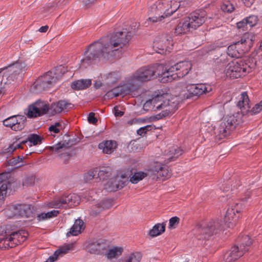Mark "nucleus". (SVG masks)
<instances>
[{
  "label": "nucleus",
  "mask_w": 262,
  "mask_h": 262,
  "mask_svg": "<svg viewBox=\"0 0 262 262\" xmlns=\"http://www.w3.org/2000/svg\"><path fill=\"white\" fill-rule=\"evenodd\" d=\"M53 75L54 73L52 72H48L41 78L40 80L42 81V85L43 86L56 81L57 77H55Z\"/></svg>",
  "instance_id": "35"
},
{
  "label": "nucleus",
  "mask_w": 262,
  "mask_h": 262,
  "mask_svg": "<svg viewBox=\"0 0 262 262\" xmlns=\"http://www.w3.org/2000/svg\"><path fill=\"white\" fill-rule=\"evenodd\" d=\"M260 47H262V40L261 42H260Z\"/></svg>",
  "instance_id": "60"
},
{
  "label": "nucleus",
  "mask_w": 262,
  "mask_h": 262,
  "mask_svg": "<svg viewBox=\"0 0 262 262\" xmlns=\"http://www.w3.org/2000/svg\"><path fill=\"white\" fill-rule=\"evenodd\" d=\"M59 213V211L53 210L47 213L42 212L37 216V220L38 221H45L56 216Z\"/></svg>",
  "instance_id": "33"
},
{
  "label": "nucleus",
  "mask_w": 262,
  "mask_h": 262,
  "mask_svg": "<svg viewBox=\"0 0 262 262\" xmlns=\"http://www.w3.org/2000/svg\"><path fill=\"white\" fill-rule=\"evenodd\" d=\"M27 116L30 118L39 116L38 109L36 108V106L34 104L29 106Z\"/></svg>",
  "instance_id": "42"
},
{
  "label": "nucleus",
  "mask_w": 262,
  "mask_h": 262,
  "mask_svg": "<svg viewBox=\"0 0 262 262\" xmlns=\"http://www.w3.org/2000/svg\"><path fill=\"white\" fill-rule=\"evenodd\" d=\"M85 5H88L94 3L96 0H80Z\"/></svg>",
  "instance_id": "57"
},
{
  "label": "nucleus",
  "mask_w": 262,
  "mask_h": 262,
  "mask_svg": "<svg viewBox=\"0 0 262 262\" xmlns=\"http://www.w3.org/2000/svg\"><path fill=\"white\" fill-rule=\"evenodd\" d=\"M141 257L140 253L138 252H132L125 255L117 262H140Z\"/></svg>",
  "instance_id": "28"
},
{
  "label": "nucleus",
  "mask_w": 262,
  "mask_h": 262,
  "mask_svg": "<svg viewBox=\"0 0 262 262\" xmlns=\"http://www.w3.org/2000/svg\"><path fill=\"white\" fill-rule=\"evenodd\" d=\"M249 101L247 93H242L237 104L241 113L226 116L216 126H209L208 133L213 136L216 141H220L228 135L231 130L243 122V116L250 111Z\"/></svg>",
  "instance_id": "2"
},
{
  "label": "nucleus",
  "mask_w": 262,
  "mask_h": 262,
  "mask_svg": "<svg viewBox=\"0 0 262 262\" xmlns=\"http://www.w3.org/2000/svg\"><path fill=\"white\" fill-rule=\"evenodd\" d=\"M10 173L5 172L0 173V207L4 203L8 190V180Z\"/></svg>",
  "instance_id": "19"
},
{
  "label": "nucleus",
  "mask_w": 262,
  "mask_h": 262,
  "mask_svg": "<svg viewBox=\"0 0 262 262\" xmlns=\"http://www.w3.org/2000/svg\"><path fill=\"white\" fill-rule=\"evenodd\" d=\"M106 247L105 242L102 240L92 242L86 246V250L91 253L101 254L104 252Z\"/></svg>",
  "instance_id": "22"
},
{
  "label": "nucleus",
  "mask_w": 262,
  "mask_h": 262,
  "mask_svg": "<svg viewBox=\"0 0 262 262\" xmlns=\"http://www.w3.org/2000/svg\"><path fill=\"white\" fill-rule=\"evenodd\" d=\"M188 94L186 98H188L192 96H200L203 94L209 93L212 90V86L208 84H189L186 86Z\"/></svg>",
  "instance_id": "16"
},
{
  "label": "nucleus",
  "mask_w": 262,
  "mask_h": 262,
  "mask_svg": "<svg viewBox=\"0 0 262 262\" xmlns=\"http://www.w3.org/2000/svg\"><path fill=\"white\" fill-rule=\"evenodd\" d=\"M48 28L49 27L47 26H42L39 29V31L40 32H46Z\"/></svg>",
  "instance_id": "58"
},
{
  "label": "nucleus",
  "mask_w": 262,
  "mask_h": 262,
  "mask_svg": "<svg viewBox=\"0 0 262 262\" xmlns=\"http://www.w3.org/2000/svg\"><path fill=\"white\" fill-rule=\"evenodd\" d=\"M28 141L33 145H36L41 143V137L36 134H32L28 138Z\"/></svg>",
  "instance_id": "44"
},
{
  "label": "nucleus",
  "mask_w": 262,
  "mask_h": 262,
  "mask_svg": "<svg viewBox=\"0 0 262 262\" xmlns=\"http://www.w3.org/2000/svg\"><path fill=\"white\" fill-rule=\"evenodd\" d=\"M153 171L157 174V178L162 180L169 178L171 176V172L168 168L159 163H156Z\"/></svg>",
  "instance_id": "23"
},
{
  "label": "nucleus",
  "mask_w": 262,
  "mask_h": 262,
  "mask_svg": "<svg viewBox=\"0 0 262 262\" xmlns=\"http://www.w3.org/2000/svg\"><path fill=\"white\" fill-rule=\"evenodd\" d=\"M163 70H164V66L162 64H155L139 69L126 80L128 92L136 90L144 82L149 81L155 77H158L163 82Z\"/></svg>",
  "instance_id": "4"
},
{
  "label": "nucleus",
  "mask_w": 262,
  "mask_h": 262,
  "mask_svg": "<svg viewBox=\"0 0 262 262\" xmlns=\"http://www.w3.org/2000/svg\"><path fill=\"white\" fill-rule=\"evenodd\" d=\"M165 231V225L163 224L155 225L149 231V235L152 237L157 236Z\"/></svg>",
  "instance_id": "34"
},
{
  "label": "nucleus",
  "mask_w": 262,
  "mask_h": 262,
  "mask_svg": "<svg viewBox=\"0 0 262 262\" xmlns=\"http://www.w3.org/2000/svg\"><path fill=\"white\" fill-rule=\"evenodd\" d=\"M73 244L64 245L55 251L54 255L55 256L57 257L59 254H65L68 253L69 251L72 250L73 249Z\"/></svg>",
  "instance_id": "41"
},
{
  "label": "nucleus",
  "mask_w": 262,
  "mask_h": 262,
  "mask_svg": "<svg viewBox=\"0 0 262 262\" xmlns=\"http://www.w3.org/2000/svg\"><path fill=\"white\" fill-rule=\"evenodd\" d=\"M179 98L164 92L162 90L155 92L151 98L143 104V109L146 111H158L164 109L163 116H167L173 113L177 108Z\"/></svg>",
  "instance_id": "3"
},
{
  "label": "nucleus",
  "mask_w": 262,
  "mask_h": 262,
  "mask_svg": "<svg viewBox=\"0 0 262 262\" xmlns=\"http://www.w3.org/2000/svg\"><path fill=\"white\" fill-rule=\"evenodd\" d=\"M114 111H115V115L116 117H118V116L120 117V116H123L124 114V113L123 112L118 110V106H115L114 107Z\"/></svg>",
  "instance_id": "55"
},
{
  "label": "nucleus",
  "mask_w": 262,
  "mask_h": 262,
  "mask_svg": "<svg viewBox=\"0 0 262 262\" xmlns=\"http://www.w3.org/2000/svg\"><path fill=\"white\" fill-rule=\"evenodd\" d=\"M69 3V0H56L50 2L43 8V15L47 17L54 11L63 8Z\"/></svg>",
  "instance_id": "20"
},
{
  "label": "nucleus",
  "mask_w": 262,
  "mask_h": 262,
  "mask_svg": "<svg viewBox=\"0 0 262 262\" xmlns=\"http://www.w3.org/2000/svg\"><path fill=\"white\" fill-rule=\"evenodd\" d=\"M66 196L68 206L69 207L76 206L79 204L80 198L79 195L76 194H70Z\"/></svg>",
  "instance_id": "36"
},
{
  "label": "nucleus",
  "mask_w": 262,
  "mask_h": 262,
  "mask_svg": "<svg viewBox=\"0 0 262 262\" xmlns=\"http://www.w3.org/2000/svg\"><path fill=\"white\" fill-rule=\"evenodd\" d=\"M171 45L170 37L165 35L156 37L153 42V48L155 51L161 54L167 51H169Z\"/></svg>",
  "instance_id": "15"
},
{
  "label": "nucleus",
  "mask_w": 262,
  "mask_h": 262,
  "mask_svg": "<svg viewBox=\"0 0 262 262\" xmlns=\"http://www.w3.org/2000/svg\"><path fill=\"white\" fill-rule=\"evenodd\" d=\"M66 205L68 206V203L66 196H64L56 201L50 203L48 205V206L50 208H60L61 207H64Z\"/></svg>",
  "instance_id": "37"
},
{
  "label": "nucleus",
  "mask_w": 262,
  "mask_h": 262,
  "mask_svg": "<svg viewBox=\"0 0 262 262\" xmlns=\"http://www.w3.org/2000/svg\"><path fill=\"white\" fill-rule=\"evenodd\" d=\"M123 251L122 247H113L106 252L105 256L108 259L116 258L122 254Z\"/></svg>",
  "instance_id": "30"
},
{
  "label": "nucleus",
  "mask_w": 262,
  "mask_h": 262,
  "mask_svg": "<svg viewBox=\"0 0 262 262\" xmlns=\"http://www.w3.org/2000/svg\"><path fill=\"white\" fill-rule=\"evenodd\" d=\"M23 65L19 62H16L4 68L0 72L3 76L2 82H0V93L2 92V82L5 83H11L22 71Z\"/></svg>",
  "instance_id": "13"
},
{
  "label": "nucleus",
  "mask_w": 262,
  "mask_h": 262,
  "mask_svg": "<svg viewBox=\"0 0 262 262\" xmlns=\"http://www.w3.org/2000/svg\"><path fill=\"white\" fill-rule=\"evenodd\" d=\"M84 229V222L81 220H76L67 235L76 236L80 234Z\"/></svg>",
  "instance_id": "26"
},
{
  "label": "nucleus",
  "mask_w": 262,
  "mask_h": 262,
  "mask_svg": "<svg viewBox=\"0 0 262 262\" xmlns=\"http://www.w3.org/2000/svg\"><path fill=\"white\" fill-rule=\"evenodd\" d=\"M223 227L218 221H211L204 226H198L192 231L193 234L199 239L206 238Z\"/></svg>",
  "instance_id": "12"
},
{
  "label": "nucleus",
  "mask_w": 262,
  "mask_h": 262,
  "mask_svg": "<svg viewBox=\"0 0 262 262\" xmlns=\"http://www.w3.org/2000/svg\"><path fill=\"white\" fill-rule=\"evenodd\" d=\"M146 176L147 173L146 172L140 171H138L135 172L131 177H130L129 181L133 184H137Z\"/></svg>",
  "instance_id": "39"
},
{
  "label": "nucleus",
  "mask_w": 262,
  "mask_h": 262,
  "mask_svg": "<svg viewBox=\"0 0 262 262\" xmlns=\"http://www.w3.org/2000/svg\"><path fill=\"white\" fill-rule=\"evenodd\" d=\"M246 200L234 202L228 208L224 217L225 225L228 228H232L240 217L239 214L246 207Z\"/></svg>",
  "instance_id": "10"
},
{
  "label": "nucleus",
  "mask_w": 262,
  "mask_h": 262,
  "mask_svg": "<svg viewBox=\"0 0 262 262\" xmlns=\"http://www.w3.org/2000/svg\"><path fill=\"white\" fill-rule=\"evenodd\" d=\"M179 218L175 216L172 217L169 220V228L170 229L175 228L179 223Z\"/></svg>",
  "instance_id": "50"
},
{
  "label": "nucleus",
  "mask_w": 262,
  "mask_h": 262,
  "mask_svg": "<svg viewBox=\"0 0 262 262\" xmlns=\"http://www.w3.org/2000/svg\"><path fill=\"white\" fill-rule=\"evenodd\" d=\"M25 232L20 231L18 232H13L9 237L0 239V248H8L14 247L18 243L23 242L26 239Z\"/></svg>",
  "instance_id": "14"
},
{
  "label": "nucleus",
  "mask_w": 262,
  "mask_h": 262,
  "mask_svg": "<svg viewBox=\"0 0 262 262\" xmlns=\"http://www.w3.org/2000/svg\"><path fill=\"white\" fill-rule=\"evenodd\" d=\"M27 141H25V142H23L22 143H26Z\"/></svg>",
  "instance_id": "62"
},
{
  "label": "nucleus",
  "mask_w": 262,
  "mask_h": 262,
  "mask_svg": "<svg viewBox=\"0 0 262 262\" xmlns=\"http://www.w3.org/2000/svg\"><path fill=\"white\" fill-rule=\"evenodd\" d=\"M122 77L121 72L118 71L110 72L104 76L105 83L108 85L117 83Z\"/></svg>",
  "instance_id": "24"
},
{
  "label": "nucleus",
  "mask_w": 262,
  "mask_h": 262,
  "mask_svg": "<svg viewBox=\"0 0 262 262\" xmlns=\"http://www.w3.org/2000/svg\"><path fill=\"white\" fill-rule=\"evenodd\" d=\"M206 13L204 11H195L190 13L181 21L176 29L178 34L186 33L190 29H196L201 26L205 21Z\"/></svg>",
  "instance_id": "7"
},
{
  "label": "nucleus",
  "mask_w": 262,
  "mask_h": 262,
  "mask_svg": "<svg viewBox=\"0 0 262 262\" xmlns=\"http://www.w3.org/2000/svg\"><path fill=\"white\" fill-rule=\"evenodd\" d=\"M247 24L250 27H252L255 26L258 21V17L256 15H250L245 18Z\"/></svg>",
  "instance_id": "43"
},
{
  "label": "nucleus",
  "mask_w": 262,
  "mask_h": 262,
  "mask_svg": "<svg viewBox=\"0 0 262 262\" xmlns=\"http://www.w3.org/2000/svg\"><path fill=\"white\" fill-rule=\"evenodd\" d=\"M34 104L36 106V108L38 109L39 116L46 113L48 114V110L50 106H48L47 102L37 101Z\"/></svg>",
  "instance_id": "38"
},
{
  "label": "nucleus",
  "mask_w": 262,
  "mask_h": 262,
  "mask_svg": "<svg viewBox=\"0 0 262 262\" xmlns=\"http://www.w3.org/2000/svg\"><path fill=\"white\" fill-rule=\"evenodd\" d=\"M135 32V30L130 31L123 29L110 36L102 37L89 46L85 52V58L82 61L88 63L91 60L105 57L111 52L126 48Z\"/></svg>",
  "instance_id": "1"
},
{
  "label": "nucleus",
  "mask_w": 262,
  "mask_h": 262,
  "mask_svg": "<svg viewBox=\"0 0 262 262\" xmlns=\"http://www.w3.org/2000/svg\"><path fill=\"white\" fill-rule=\"evenodd\" d=\"M117 146L116 141L113 140H107L100 143L99 145V148L106 154H111L115 151Z\"/></svg>",
  "instance_id": "25"
},
{
  "label": "nucleus",
  "mask_w": 262,
  "mask_h": 262,
  "mask_svg": "<svg viewBox=\"0 0 262 262\" xmlns=\"http://www.w3.org/2000/svg\"><path fill=\"white\" fill-rule=\"evenodd\" d=\"M13 211V216H20L29 217L32 214L30 206L27 204H17L13 205L10 208Z\"/></svg>",
  "instance_id": "21"
},
{
  "label": "nucleus",
  "mask_w": 262,
  "mask_h": 262,
  "mask_svg": "<svg viewBox=\"0 0 262 262\" xmlns=\"http://www.w3.org/2000/svg\"><path fill=\"white\" fill-rule=\"evenodd\" d=\"M182 150L179 147L172 146L171 149L165 154V163L175 160L177 158L182 155Z\"/></svg>",
  "instance_id": "27"
},
{
  "label": "nucleus",
  "mask_w": 262,
  "mask_h": 262,
  "mask_svg": "<svg viewBox=\"0 0 262 262\" xmlns=\"http://www.w3.org/2000/svg\"><path fill=\"white\" fill-rule=\"evenodd\" d=\"M153 128L152 126L150 125H147L140 127L137 130V134L140 136L144 135L147 131L150 130Z\"/></svg>",
  "instance_id": "46"
},
{
  "label": "nucleus",
  "mask_w": 262,
  "mask_h": 262,
  "mask_svg": "<svg viewBox=\"0 0 262 262\" xmlns=\"http://www.w3.org/2000/svg\"><path fill=\"white\" fill-rule=\"evenodd\" d=\"M25 121L26 117L23 116H13L5 119L3 124L13 130L18 131L24 128Z\"/></svg>",
  "instance_id": "17"
},
{
  "label": "nucleus",
  "mask_w": 262,
  "mask_h": 262,
  "mask_svg": "<svg viewBox=\"0 0 262 262\" xmlns=\"http://www.w3.org/2000/svg\"><path fill=\"white\" fill-rule=\"evenodd\" d=\"M72 104L65 100H60L53 102L50 106L48 114L53 116L61 113L71 108Z\"/></svg>",
  "instance_id": "18"
},
{
  "label": "nucleus",
  "mask_w": 262,
  "mask_h": 262,
  "mask_svg": "<svg viewBox=\"0 0 262 262\" xmlns=\"http://www.w3.org/2000/svg\"><path fill=\"white\" fill-rule=\"evenodd\" d=\"M91 84V81L90 79H81L74 81L71 84V88L75 90H83Z\"/></svg>",
  "instance_id": "31"
},
{
  "label": "nucleus",
  "mask_w": 262,
  "mask_h": 262,
  "mask_svg": "<svg viewBox=\"0 0 262 262\" xmlns=\"http://www.w3.org/2000/svg\"><path fill=\"white\" fill-rule=\"evenodd\" d=\"M118 179L119 177L112 179L108 182L105 188L108 191H114L122 188L124 185V183L122 181H119Z\"/></svg>",
  "instance_id": "29"
},
{
  "label": "nucleus",
  "mask_w": 262,
  "mask_h": 262,
  "mask_svg": "<svg viewBox=\"0 0 262 262\" xmlns=\"http://www.w3.org/2000/svg\"><path fill=\"white\" fill-rule=\"evenodd\" d=\"M191 67V63L188 61L179 62L168 68L164 66L163 82H171L177 78L183 77L188 74Z\"/></svg>",
  "instance_id": "8"
},
{
  "label": "nucleus",
  "mask_w": 262,
  "mask_h": 262,
  "mask_svg": "<svg viewBox=\"0 0 262 262\" xmlns=\"http://www.w3.org/2000/svg\"><path fill=\"white\" fill-rule=\"evenodd\" d=\"M61 128V123L60 122L55 123L54 124L50 126L49 129L50 132L54 133H58Z\"/></svg>",
  "instance_id": "48"
},
{
  "label": "nucleus",
  "mask_w": 262,
  "mask_h": 262,
  "mask_svg": "<svg viewBox=\"0 0 262 262\" xmlns=\"http://www.w3.org/2000/svg\"><path fill=\"white\" fill-rule=\"evenodd\" d=\"M120 94H121V91L120 90L119 91L118 89H115L108 91L106 93V96L108 98H113L118 96Z\"/></svg>",
  "instance_id": "47"
},
{
  "label": "nucleus",
  "mask_w": 262,
  "mask_h": 262,
  "mask_svg": "<svg viewBox=\"0 0 262 262\" xmlns=\"http://www.w3.org/2000/svg\"><path fill=\"white\" fill-rule=\"evenodd\" d=\"M181 0H158L150 5L149 12L154 16L148 18L152 23L161 21L170 16L183 5Z\"/></svg>",
  "instance_id": "6"
},
{
  "label": "nucleus",
  "mask_w": 262,
  "mask_h": 262,
  "mask_svg": "<svg viewBox=\"0 0 262 262\" xmlns=\"http://www.w3.org/2000/svg\"><path fill=\"white\" fill-rule=\"evenodd\" d=\"M250 69L245 61L239 58L226 61L223 58L214 69L215 74L222 78H238L249 73Z\"/></svg>",
  "instance_id": "5"
},
{
  "label": "nucleus",
  "mask_w": 262,
  "mask_h": 262,
  "mask_svg": "<svg viewBox=\"0 0 262 262\" xmlns=\"http://www.w3.org/2000/svg\"><path fill=\"white\" fill-rule=\"evenodd\" d=\"M109 169L107 168H102L99 170V171L97 172L98 176L99 178L104 179L103 178V176L104 174H107L109 173Z\"/></svg>",
  "instance_id": "52"
},
{
  "label": "nucleus",
  "mask_w": 262,
  "mask_h": 262,
  "mask_svg": "<svg viewBox=\"0 0 262 262\" xmlns=\"http://www.w3.org/2000/svg\"><path fill=\"white\" fill-rule=\"evenodd\" d=\"M21 148V143H13L9 145V146L6 149L8 152H12L14 150L17 148Z\"/></svg>",
  "instance_id": "51"
},
{
  "label": "nucleus",
  "mask_w": 262,
  "mask_h": 262,
  "mask_svg": "<svg viewBox=\"0 0 262 262\" xmlns=\"http://www.w3.org/2000/svg\"><path fill=\"white\" fill-rule=\"evenodd\" d=\"M69 146V143L66 141L59 142L52 146H50L49 148L54 152L58 154L59 155H62L67 150Z\"/></svg>",
  "instance_id": "32"
},
{
  "label": "nucleus",
  "mask_w": 262,
  "mask_h": 262,
  "mask_svg": "<svg viewBox=\"0 0 262 262\" xmlns=\"http://www.w3.org/2000/svg\"><path fill=\"white\" fill-rule=\"evenodd\" d=\"M242 244L239 246H234L227 252L224 255V259L226 262H233L242 256L248 250L252 241L250 237L246 235L243 238Z\"/></svg>",
  "instance_id": "11"
},
{
  "label": "nucleus",
  "mask_w": 262,
  "mask_h": 262,
  "mask_svg": "<svg viewBox=\"0 0 262 262\" xmlns=\"http://www.w3.org/2000/svg\"><path fill=\"white\" fill-rule=\"evenodd\" d=\"M98 170L97 168H94L90 170L88 173L85 176L84 179L86 182L93 179L94 177L98 174Z\"/></svg>",
  "instance_id": "45"
},
{
  "label": "nucleus",
  "mask_w": 262,
  "mask_h": 262,
  "mask_svg": "<svg viewBox=\"0 0 262 262\" xmlns=\"http://www.w3.org/2000/svg\"><path fill=\"white\" fill-rule=\"evenodd\" d=\"M262 111V100L258 103L255 104L250 112L252 114H256Z\"/></svg>",
  "instance_id": "49"
},
{
  "label": "nucleus",
  "mask_w": 262,
  "mask_h": 262,
  "mask_svg": "<svg viewBox=\"0 0 262 262\" xmlns=\"http://www.w3.org/2000/svg\"><path fill=\"white\" fill-rule=\"evenodd\" d=\"M243 3L247 7H250L254 3V0H242Z\"/></svg>",
  "instance_id": "56"
},
{
  "label": "nucleus",
  "mask_w": 262,
  "mask_h": 262,
  "mask_svg": "<svg viewBox=\"0 0 262 262\" xmlns=\"http://www.w3.org/2000/svg\"><path fill=\"white\" fill-rule=\"evenodd\" d=\"M236 26H237V27L238 29H242L243 30H244L248 25V24H247L246 23V21L245 20V19H243V20H242L241 21L238 22L237 24H236Z\"/></svg>",
  "instance_id": "53"
},
{
  "label": "nucleus",
  "mask_w": 262,
  "mask_h": 262,
  "mask_svg": "<svg viewBox=\"0 0 262 262\" xmlns=\"http://www.w3.org/2000/svg\"><path fill=\"white\" fill-rule=\"evenodd\" d=\"M233 1H225L223 3L221 9L222 10L227 13H231L234 10V4Z\"/></svg>",
  "instance_id": "40"
},
{
  "label": "nucleus",
  "mask_w": 262,
  "mask_h": 262,
  "mask_svg": "<svg viewBox=\"0 0 262 262\" xmlns=\"http://www.w3.org/2000/svg\"><path fill=\"white\" fill-rule=\"evenodd\" d=\"M88 120L89 122L92 124H95L97 121V119L95 117V114L93 113H90Z\"/></svg>",
  "instance_id": "54"
},
{
  "label": "nucleus",
  "mask_w": 262,
  "mask_h": 262,
  "mask_svg": "<svg viewBox=\"0 0 262 262\" xmlns=\"http://www.w3.org/2000/svg\"><path fill=\"white\" fill-rule=\"evenodd\" d=\"M255 36L252 33H245L238 41L230 45L227 48V54L236 59L248 51L252 46Z\"/></svg>",
  "instance_id": "9"
},
{
  "label": "nucleus",
  "mask_w": 262,
  "mask_h": 262,
  "mask_svg": "<svg viewBox=\"0 0 262 262\" xmlns=\"http://www.w3.org/2000/svg\"><path fill=\"white\" fill-rule=\"evenodd\" d=\"M147 120V119H143V121H146V120Z\"/></svg>",
  "instance_id": "61"
},
{
  "label": "nucleus",
  "mask_w": 262,
  "mask_h": 262,
  "mask_svg": "<svg viewBox=\"0 0 262 262\" xmlns=\"http://www.w3.org/2000/svg\"><path fill=\"white\" fill-rule=\"evenodd\" d=\"M223 46V45L222 44H220V45L215 46H213L212 48H211V49H208V50H207V52L210 51H211V50H214V49H215L216 48H219V47H222Z\"/></svg>",
  "instance_id": "59"
}]
</instances>
